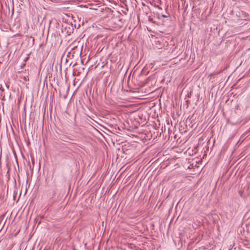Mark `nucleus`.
<instances>
[{
    "mask_svg": "<svg viewBox=\"0 0 250 250\" xmlns=\"http://www.w3.org/2000/svg\"><path fill=\"white\" fill-rule=\"evenodd\" d=\"M21 78H22L23 79V80L25 82H27L29 80L28 77H25V76H24L23 77H21Z\"/></svg>",
    "mask_w": 250,
    "mask_h": 250,
    "instance_id": "f257e3e1",
    "label": "nucleus"
},
{
    "mask_svg": "<svg viewBox=\"0 0 250 250\" xmlns=\"http://www.w3.org/2000/svg\"><path fill=\"white\" fill-rule=\"evenodd\" d=\"M168 15H162V17H163V18H167L168 17Z\"/></svg>",
    "mask_w": 250,
    "mask_h": 250,
    "instance_id": "f03ea898",
    "label": "nucleus"
},
{
    "mask_svg": "<svg viewBox=\"0 0 250 250\" xmlns=\"http://www.w3.org/2000/svg\"><path fill=\"white\" fill-rule=\"evenodd\" d=\"M158 8L160 10H162V8L161 7L159 6H158Z\"/></svg>",
    "mask_w": 250,
    "mask_h": 250,
    "instance_id": "7ed1b4c3",
    "label": "nucleus"
},
{
    "mask_svg": "<svg viewBox=\"0 0 250 250\" xmlns=\"http://www.w3.org/2000/svg\"><path fill=\"white\" fill-rule=\"evenodd\" d=\"M28 59V57L26 58V59H25V61H26Z\"/></svg>",
    "mask_w": 250,
    "mask_h": 250,
    "instance_id": "20e7f679",
    "label": "nucleus"
},
{
    "mask_svg": "<svg viewBox=\"0 0 250 250\" xmlns=\"http://www.w3.org/2000/svg\"><path fill=\"white\" fill-rule=\"evenodd\" d=\"M26 176L27 177H28V173H26Z\"/></svg>",
    "mask_w": 250,
    "mask_h": 250,
    "instance_id": "39448f33",
    "label": "nucleus"
}]
</instances>
